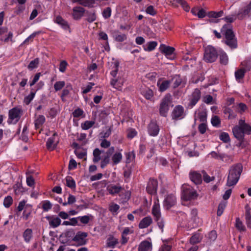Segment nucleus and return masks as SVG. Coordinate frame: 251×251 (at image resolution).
Here are the masks:
<instances>
[{
  "label": "nucleus",
  "instance_id": "1",
  "mask_svg": "<svg viewBox=\"0 0 251 251\" xmlns=\"http://www.w3.org/2000/svg\"><path fill=\"white\" fill-rule=\"evenodd\" d=\"M198 210L193 208L191 210L189 217H187L185 213L183 212H179V216L181 219L179 221L184 222V224H187L188 226L195 227L201 224V220L198 215Z\"/></svg>",
  "mask_w": 251,
  "mask_h": 251
},
{
  "label": "nucleus",
  "instance_id": "2",
  "mask_svg": "<svg viewBox=\"0 0 251 251\" xmlns=\"http://www.w3.org/2000/svg\"><path fill=\"white\" fill-rule=\"evenodd\" d=\"M222 33L225 36V43L231 49H235L237 47V39L232 31L230 24H226L221 29Z\"/></svg>",
  "mask_w": 251,
  "mask_h": 251
},
{
  "label": "nucleus",
  "instance_id": "3",
  "mask_svg": "<svg viewBox=\"0 0 251 251\" xmlns=\"http://www.w3.org/2000/svg\"><path fill=\"white\" fill-rule=\"evenodd\" d=\"M242 170L243 166L241 164L232 166L229 171L226 185L228 186L235 185L239 179Z\"/></svg>",
  "mask_w": 251,
  "mask_h": 251
},
{
  "label": "nucleus",
  "instance_id": "4",
  "mask_svg": "<svg viewBox=\"0 0 251 251\" xmlns=\"http://www.w3.org/2000/svg\"><path fill=\"white\" fill-rule=\"evenodd\" d=\"M152 214L157 223L158 227L161 229V231L162 232L164 226V222L161 216L160 207L157 198H156L154 201L153 205L152 207Z\"/></svg>",
  "mask_w": 251,
  "mask_h": 251
},
{
  "label": "nucleus",
  "instance_id": "5",
  "mask_svg": "<svg viewBox=\"0 0 251 251\" xmlns=\"http://www.w3.org/2000/svg\"><path fill=\"white\" fill-rule=\"evenodd\" d=\"M182 189L181 198L183 200L188 201L197 198L198 194L196 191L190 186L184 185Z\"/></svg>",
  "mask_w": 251,
  "mask_h": 251
},
{
  "label": "nucleus",
  "instance_id": "6",
  "mask_svg": "<svg viewBox=\"0 0 251 251\" xmlns=\"http://www.w3.org/2000/svg\"><path fill=\"white\" fill-rule=\"evenodd\" d=\"M22 115V111L21 108L18 107L12 108L8 112V124H16L20 119Z\"/></svg>",
  "mask_w": 251,
  "mask_h": 251
},
{
  "label": "nucleus",
  "instance_id": "7",
  "mask_svg": "<svg viewBox=\"0 0 251 251\" xmlns=\"http://www.w3.org/2000/svg\"><path fill=\"white\" fill-rule=\"evenodd\" d=\"M217 58V53L216 50L211 46L205 48L204 54V59L207 62H214Z\"/></svg>",
  "mask_w": 251,
  "mask_h": 251
},
{
  "label": "nucleus",
  "instance_id": "8",
  "mask_svg": "<svg viewBox=\"0 0 251 251\" xmlns=\"http://www.w3.org/2000/svg\"><path fill=\"white\" fill-rule=\"evenodd\" d=\"M171 101V97L170 95H166L162 99L160 106V113L162 116H166L169 110V104Z\"/></svg>",
  "mask_w": 251,
  "mask_h": 251
},
{
  "label": "nucleus",
  "instance_id": "9",
  "mask_svg": "<svg viewBox=\"0 0 251 251\" xmlns=\"http://www.w3.org/2000/svg\"><path fill=\"white\" fill-rule=\"evenodd\" d=\"M74 3H77L84 7L94 8L99 5L101 0H72Z\"/></svg>",
  "mask_w": 251,
  "mask_h": 251
},
{
  "label": "nucleus",
  "instance_id": "10",
  "mask_svg": "<svg viewBox=\"0 0 251 251\" xmlns=\"http://www.w3.org/2000/svg\"><path fill=\"white\" fill-rule=\"evenodd\" d=\"M176 202V196L173 194H167L165 196L163 201L164 208L169 209L174 206Z\"/></svg>",
  "mask_w": 251,
  "mask_h": 251
},
{
  "label": "nucleus",
  "instance_id": "11",
  "mask_svg": "<svg viewBox=\"0 0 251 251\" xmlns=\"http://www.w3.org/2000/svg\"><path fill=\"white\" fill-rule=\"evenodd\" d=\"M88 234L85 232H77L73 239V241L75 242L78 246L85 245L87 243L86 237Z\"/></svg>",
  "mask_w": 251,
  "mask_h": 251
},
{
  "label": "nucleus",
  "instance_id": "12",
  "mask_svg": "<svg viewBox=\"0 0 251 251\" xmlns=\"http://www.w3.org/2000/svg\"><path fill=\"white\" fill-rule=\"evenodd\" d=\"M201 97V90L198 88L195 89L189 97V106L193 107L195 105L200 99Z\"/></svg>",
  "mask_w": 251,
  "mask_h": 251
},
{
  "label": "nucleus",
  "instance_id": "13",
  "mask_svg": "<svg viewBox=\"0 0 251 251\" xmlns=\"http://www.w3.org/2000/svg\"><path fill=\"white\" fill-rule=\"evenodd\" d=\"M160 48L161 51L165 54L167 58L170 60L175 58V49L174 48L163 45L160 46Z\"/></svg>",
  "mask_w": 251,
  "mask_h": 251
},
{
  "label": "nucleus",
  "instance_id": "14",
  "mask_svg": "<svg viewBox=\"0 0 251 251\" xmlns=\"http://www.w3.org/2000/svg\"><path fill=\"white\" fill-rule=\"evenodd\" d=\"M185 117L184 108L181 105L176 106L172 112V118L175 120H180Z\"/></svg>",
  "mask_w": 251,
  "mask_h": 251
},
{
  "label": "nucleus",
  "instance_id": "15",
  "mask_svg": "<svg viewBox=\"0 0 251 251\" xmlns=\"http://www.w3.org/2000/svg\"><path fill=\"white\" fill-rule=\"evenodd\" d=\"M158 187V182L154 179H150L148 182L146 190L151 195L155 194Z\"/></svg>",
  "mask_w": 251,
  "mask_h": 251
},
{
  "label": "nucleus",
  "instance_id": "16",
  "mask_svg": "<svg viewBox=\"0 0 251 251\" xmlns=\"http://www.w3.org/2000/svg\"><path fill=\"white\" fill-rule=\"evenodd\" d=\"M106 190L109 194L114 196L119 194L123 190V188L119 184H110L107 185Z\"/></svg>",
  "mask_w": 251,
  "mask_h": 251
},
{
  "label": "nucleus",
  "instance_id": "17",
  "mask_svg": "<svg viewBox=\"0 0 251 251\" xmlns=\"http://www.w3.org/2000/svg\"><path fill=\"white\" fill-rule=\"evenodd\" d=\"M85 9L81 6H75L73 8L72 16L75 20L80 19L85 13Z\"/></svg>",
  "mask_w": 251,
  "mask_h": 251
},
{
  "label": "nucleus",
  "instance_id": "18",
  "mask_svg": "<svg viewBox=\"0 0 251 251\" xmlns=\"http://www.w3.org/2000/svg\"><path fill=\"white\" fill-rule=\"evenodd\" d=\"M170 83L171 80H166L164 78H160L157 81V86L160 92H164L169 88Z\"/></svg>",
  "mask_w": 251,
  "mask_h": 251
},
{
  "label": "nucleus",
  "instance_id": "19",
  "mask_svg": "<svg viewBox=\"0 0 251 251\" xmlns=\"http://www.w3.org/2000/svg\"><path fill=\"white\" fill-rule=\"evenodd\" d=\"M58 142L57 135L56 133H54L51 137L48 139L46 143L47 148L50 150H54L56 147Z\"/></svg>",
  "mask_w": 251,
  "mask_h": 251
},
{
  "label": "nucleus",
  "instance_id": "20",
  "mask_svg": "<svg viewBox=\"0 0 251 251\" xmlns=\"http://www.w3.org/2000/svg\"><path fill=\"white\" fill-rule=\"evenodd\" d=\"M232 132L234 137L238 139L239 141L243 140L244 135L243 134V128L239 125L236 126L232 128Z\"/></svg>",
  "mask_w": 251,
  "mask_h": 251
},
{
  "label": "nucleus",
  "instance_id": "21",
  "mask_svg": "<svg viewBox=\"0 0 251 251\" xmlns=\"http://www.w3.org/2000/svg\"><path fill=\"white\" fill-rule=\"evenodd\" d=\"M190 179L196 184H199L202 182L201 175L197 171H191L189 173Z\"/></svg>",
  "mask_w": 251,
  "mask_h": 251
},
{
  "label": "nucleus",
  "instance_id": "22",
  "mask_svg": "<svg viewBox=\"0 0 251 251\" xmlns=\"http://www.w3.org/2000/svg\"><path fill=\"white\" fill-rule=\"evenodd\" d=\"M159 128L154 122H151L148 126V133L150 136H156L158 134Z\"/></svg>",
  "mask_w": 251,
  "mask_h": 251
},
{
  "label": "nucleus",
  "instance_id": "23",
  "mask_svg": "<svg viewBox=\"0 0 251 251\" xmlns=\"http://www.w3.org/2000/svg\"><path fill=\"white\" fill-rule=\"evenodd\" d=\"M125 82V78L122 77H118L117 79H112L111 81V85L115 89L121 90Z\"/></svg>",
  "mask_w": 251,
  "mask_h": 251
},
{
  "label": "nucleus",
  "instance_id": "24",
  "mask_svg": "<svg viewBox=\"0 0 251 251\" xmlns=\"http://www.w3.org/2000/svg\"><path fill=\"white\" fill-rule=\"evenodd\" d=\"M152 243L151 241L145 240L142 241L138 247V251H151Z\"/></svg>",
  "mask_w": 251,
  "mask_h": 251
},
{
  "label": "nucleus",
  "instance_id": "25",
  "mask_svg": "<svg viewBox=\"0 0 251 251\" xmlns=\"http://www.w3.org/2000/svg\"><path fill=\"white\" fill-rule=\"evenodd\" d=\"M46 219L49 221V225L53 228L58 226L61 223V220L59 217L55 216H48Z\"/></svg>",
  "mask_w": 251,
  "mask_h": 251
},
{
  "label": "nucleus",
  "instance_id": "26",
  "mask_svg": "<svg viewBox=\"0 0 251 251\" xmlns=\"http://www.w3.org/2000/svg\"><path fill=\"white\" fill-rule=\"evenodd\" d=\"M152 222V218L150 216L144 218L139 224V227L143 229L148 227Z\"/></svg>",
  "mask_w": 251,
  "mask_h": 251
},
{
  "label": "nucleus",
  "instance_id": "27",
  "mask_svg": "<svg viewBox=\"0 0 251 251\" xmlns=\"http://www.w3.org/2000/svg\"><path fill=\"white\" fill-rule=\"evenodd\" d=\"M245 209L246 224L248 227L251 228V208L249 204H246Z\"/></svg>",
  "mask_w": 251,
  "mask_h": 251
},
{
  "label": "nucleus",
  "instance_id": "28",
  "mask_svg": "<svg viewBox=\"0 0 251 251\" xmlns=\"http://www.w3.org/2000/svg\"><path fill=\"white\" fill-rule=\"evenodd\" d=\"M55 22L60 25L61 27L64 30H70V26L66 21L63 19L61 17L57 16L55 19Z\"/></svg>",
  "mask_w": 251,
  "mask_h": 251
},
{
  "label": "nucleus",
  "instance_id": "29",
  "mask_svg": "<svg viewBox=\"0 0 251 251\" xmlns=\"http://www.w3.org/2000/svg\"><path fill=\"white\" fill-rule=\"evenodd\" d=\"M246 72L241 67L237 70L234 73L236 81L240 83L242 82L243 78L245 76Z\"/></svg>",
  "mask_w": 251,
  "mask_h": 251
},
{
  "label": "nucleus",
  "instance_id": "30",
  "mask_svg": "<svg viewBox=\"0 0 251 251\" xmlns=\"http://www.w3.org/2000/svg\"><path fill=\"white\" fill-rule=\"evenodd\" d=\"M239 125L241 126L243 130V134H251V126L246 124L245 121L240 120L239 121Z\"/></svg>",
  "mask_w": 251,
  "mask_h": 251
},
{
  "label": "nucleus",
  "instance_id": "31",
  "mask_svg": "<svg viewBox=\"0 0 251 251\" xmlns=\"http://www.w3.org/2000/svg\"><path fill=\"white\" fill-rule=\"evenodd\" d=\"M24 241L26 243H29L33 237L32 230L30 228H27L25 230L23 234Z\"/></svg>",
  "mask_w": 251,
  "mask_h": 251
},
{
  "label": "nucleus",
  "instance_id": "32",
  "mask_svg": "<svg viewBox=\"0 0 251 251\" xmlns=\"http://www.w3.org/2000/svg\"><path fill=\"white\" fill-rule=\"evenodd\" d=\"M191 12L199 18H202L205 16L206 12L202 8H194L191 10Z\"/></svg>",
  "mask_w": 251,
  "mask_h": 251
},
{
  "label": "nucleus",
  "instance_id": "33",
  "mask_svg": "<svg viewBox=\"0 0 251 251\" xmlns=\"http://www.w3.org/2000/svg\"><path fill=\"white\" fill-rule=\"evenodd\" d=\"M32 173V172L30 171L26 172V183L27 186L34 188L35 187V180L32 176L29 175V174Z\"/></svg>",
  "mask_w": 251,
  "mask_h": 251
},
{
  "label": "nucleus",
  "instance_id": "34",
  "mask_svg": "<svg viewBox=\"0 0 251 251\" xmlns=\"http://www.w3.org/2000/svg\"><path fill=\"white\" fill-rule=\"evenodd\" d=\"M171 82L173 83V87L176 88L178 87L182 83V78L178 75H175L171 78Z\"/></svg>",
  "mask_w": 251,
  "mask_h": 251
},
{
  "label": "nucleus",
  "instance_id": "35",
  "mask_svg": "<svg viewBox=\"0 0 251 251\" xmlns=\"http://www.w3.org/2000/svg\"><path fill=\"white\" fill-rule=\"evenodd\" d=\"M202 236L199 233H195L190 239V242L192 244H197L201 242Z\"/></svg>",
  "mask_w": 251,
  "mask_h": 251
},
{
  "label": "nucleus",
  "instance_id": "36",
  "mask_svg": "<svg viewBox=\"0 0 251 251\" xmlns=\"http://www.w3.org/2000/svg\"><path fill=\"white\" fill-rule=\"evenodd\" d=\"M123 158V155L120 152H116L112 156V161L114 165L119 163Z\"/></svg>",
  "mask_w": 251,
  "mask_h": 251
},
{
  "label": "nucleus",
  "instance_id": "37",
  "mask_svg": "<svg viewBox=\"0 0 251 251\" xmlns=\"http://www.w3.org/2000/svg\"><path fill=\"white\" fill-rule=\"evenodd\" d=\"M251 10V2L246 6L243 11L239 14V17L240 19L244 18V17L249 14Z\"/></svg>",
  "mask_w": 251,
  "mask_h": 251
},
{
  "label": "nucleus",
  "instance_id": "38",
  "mask_svg": "<svg viewBox=\"0 0 251 251\" xmlns=\"http://www.w3.org/2000/svg\"><path fill=\"white\" fill-rule=\"evenodd\" d=\"M157 44L155 41H151L148 42L146 45L144 46V49L146 51H151L155 49Z\"/></svg>",
  "mask_w": 251,
  "mask_h": 251
},
{
  "label": "nucleus",
  "instance_id": "39",
  "mask_svg": "<svg viewBox=\"0 0 251 251\" xmlns=\"http://www.w3.org/2000/svg\"><path fill=\"white\" fill-rule=\"evenodd\" d=\"M45 117L43 115H40L35 121V128H39L45 123Z\"/></svg>",
  "mask_w": 251,
  "mask_h": 251
},
{
  "label": "nucleus",
  "instance_id": "40",
  "mask_svg": "<svg viewBox=\"0 0 251 251\" xmlns=\"http://www.w3.org/2000/svg\"><path fill=\"white\" fill-rule=\"evenodd\" d=\"M103 151L100 150L99 149H96L93 151V162L95 163L98 162L101 159L100 154Z\"/></svg>",
  "mask_w": 251,
  "mask_h": 251
},
{
  "label": "nucleus",
  "instance_id": "41",
  "mask_svg": "<svg viewBox=\"0 0 251 251\" xmlns=\"http://www.w3.org/2000/svg\"><path fill=\"white\" fill-rule=\"evenodd\" d=\"M220 63L226 65L228 63V58L226 53L224 51H221L219 54Z\"/></svg>",
  "mask_w": 251,
  "mask_h": 251
},
{
  "label": "nucleus",
  "instance_id": "42",
  "mask_svg": "<svg viewBox=\"0 0 251 251\" xmlns=\"http://www.w3.org/2000/svg\"><path fill=\"white\" fill-rule=\"evenodd\" d=\"M86 20L89 23H92L96 20V15L94 11H88L86 13Z\"/></svg>",
  "mask_w": 251,
  "mask_h": 251
},
{
  "label": "nucleus",
  "instance_id": "43",
  "mask_svg": "<svg viewBox=\"0 0 251 251\" xmlns=\"http://www.w3.org/2000/svg\"><path fill=\"white\" fill-rule=\"evenodd\" d=\"M224 15V11L223 10H221L218 12H215V11H210L207 14V15L209 17L211 18H219L223 16Z\"/></svg>",
  "mask_w": 251,
  "mask_h": 251
},
{
  "label": "nucleus",
  "instance_id": "44",
  "mask_svg": "<svg viewBox=\"0 0 251 251\" xmlns=\"http://www.w3.org/2000/svg\"><path fill=\"white\" fill-rule=\"evenodd\" d=\"M65 86L64 81H57L54 84V88L56 92L61 90Z\"/></svg>",
  "mask_w": 251,
  "mask_h": 251
},
{
  "label": "nucleus",
  "instance_id": "45",
  "mask_svg": "<svg viewBox=\"0 0 251 251\" xmlns=\"http://www.w3.org/2000/svg\"><path fill=\"white\" fill-rule=\"evenodd\" d=\"M219 139L224 143H228L230 142V137L228 134L226 132H223L219 135Z\"/></svg>",
  "mask_w": 251,
  "mask_h": 251
},
{
  "label": "nucleus",
  "instance_id": "46",
  "mask_svg": "<svg viewBox=\"0 0 251 251\" xmlns=\"http://www.w3.org/2000/svg\"><path fill=\"white\" fill-rule=\"evenodd\" d=\"M95 122L93 121H86L81 125V128L84 130H88L93 126Z\"/></svg>",
  "mask_w": 251,
  "mask_h": 251
},
{
  "label": "nucleus",
  "instance_id": "47",
  "mask_svg": "<svg viewBox=\"0 0 251 251\" xmlns=\"http://www.w3.org/2000/svg\"><path fill=\"white\" fill-rule=\"evenodd\" d=\"M36 92H31L27 96H26L24 100V102L26 105L29 104L30 102L32 100L35 96Z\"/></svg>",
  "mask_w": 251,
  "mask_h": 251
},
{
  "label": "nucleus",
  "instance_id": "48",
  "mask_svg": "<svg viewBox=\"0 0 251 251\" xmlns=\"http://www.w3.org/2000/svg\"><path fill=\"white\" fill-rule=\"evenodd\" d=\"M77 217L78 220L79 219L81 223L83 224H87L93 217L91 215H88L83 216H79Z\"/></svg>",
  "mask_w": 251,
  "mask_h": 251
},
{
  "label": "nucleus",
  "instance_id": "49",
  "mask_svg": "<svg viewBox=\"0 0 251 251\" xmlns=\"http://www.w3.org/2000/svg\"><path fill=\"white\" fill-rule=\"evenodd\" d=\"M118 243V240L114 237L109 238L107 241V245L108 247L110 248H114Z\"/></svg>",
  "mask_w": 251,
  "mask_h": 251
},
{
  "label": "nucleus",
  "instance_id": "50",
  "mask_svg": "<svg viewBox=\"0 0 251 251\" xmlns=\"http://www.w3.org/2000/svg\"><path fill=\"white\" fill-rule=\"evenodd\" d=\"M226 201H222L220 203L217 210L218 216H220L223 214L224 210L226 207Z\"/></svg>",
  "mask_w": 251,
  "mask_h": 251
},
{
  "label": "nucleus",
  "instance_id": "51",
  "mask_svg": "<svg viewBox=\"0 0 251 251\" xmlns=\"http://www.w3.org/2000/svg\"><path fill=\"white\" fill-rule=\"evenodd\" d=\"M72 89V86L71 85H68L63 90L61 95V98L63 101L65 100L64 98L69 95L70 90Z\"/></svg>",
  "mask_w": 251,
  "mask_h": 251
},
{
  "label": "nucleus",
  "instance_id": "52",
  "mask_svg": "<svg viewBox=\"0 0 251 251\" xmlns=\"http://www.w3.org/2000/svg\"><path fill=\"white\" fill-rule=\"evenodd\" d=\"M142 93L145 98L148 100H150L153 96V92L149 88L143 91Z\"/></svg>",
  "mask_w": 251,
  "mask_h": 251
},
{
  "label": "nucleus",
  "instance_id": "53",
  "mask_svg": "<svg viewBox=\"0 0 251 251\" xmlns=\"http://www.w3.org/2000/svg\"><path fill=\"white\" fill-rule=\"evenodd\" d=\"M241 68L247 72L251 69V63L249 61H244L241 63Z\"/></svg>",
  "mask_w": 251,
  "mask_h": 251
},
{
  "label": "nucleus",
  "instance_id": "54",
  "mask_svg": "<svg viewBox=\"0 0 251 251\" xmlns=\"http://www.w3.org/2000/svg\"><path fill=\"white\" fill-rule=\"evenodd\" d=\"M211 123L212 126L217 127L220 126L221 121L219 117L217 116H213L211 118Z\"/></svg>",
  "mask_w": 251,
  "mask_h": 251
},
{
  "label": "nucleus",
  "instance_id": "55",
  "mask_svg": "<svg viewBox=\"0 0 251 251\" xmlns=\"http://www.w3.org/2000/svg\"><path fill=\"white\" fill-rule=\"evenodd\" d=\"M114 39L118 42H123L127 39V36L125 34H116L114 36Z\"/></svg>",
  "mask_w": 251,
  "mask_h": 251
},
{
  "label": "nucleus",
  "instance_id": "56",
  "mask_svg": "<svg viewBox=\"0 0 251 251\" xmlns=\"http://www.w3.org/2000/svg\"><path fill=\"white\" fill-rule=\"evenodd\" d=\"M66 185L71 188H74L75 187V181L71 176H67L66 177Z\"/></svg>",
  "mask_w": 251,
  "mask_h": 251
},
{
  "label": "nucleus",
  "instance_id": "57",
  "mask_svg": "<svg viewBox=\"0 0 251 251\" xmlns=\"http://www.w3.org/2000/svg\"><path fill=\"white\" fill-rule=\"evenodd\" d=\"M12 198L11 196H8L5 198L3 201V205L5 207L8 208L12 204Z\"/></svg>",
  "mask_w": 251,
  "mask_h": 251
},
{
  "label": "nucleus",
  "instance_id": "58",
  "mask_svg": "<svg viewBox=\"0 0 251 251\" xmlns=\"http://www.w3.org/2000/svg\"><path fill=\"white\" fill-rule=\"evenodd\" d=\"M235 226L240 231H243L245 230V226L239 218L236 220Z\"/></svg>",
  "mask_w": 251,
  "mask_h": 251
},
{
  "label": "nucleus",
  "instance_id": "59",
  "mask_svg": "<svg viewBox=\"0 0 251 251\" xmlns=\"http://www.w3.org/2000/svg\"><path fill=\"white\" fill-rule=\"evenodd\" d=\"M102 16L104 19L109 18L111 15V9L109 7L105 8L102 13Z\"/></svg>",
  "mask_w": 251,
  "mask_h": 251
},
{
  "label": "nucleus",
  "instance_id": "60",
  "mask_svg": "<svg viewBox=\"0 0 251 251\" xmlns=\"http://www.w3.org/2000/svg\"><path fill=\"white\" fill-rule=\"evenodd\" d=\"M39 64V59L38 58H36L34 59L33 60L31 61L28 66V68L30 70H33L34 68H36L37 67L38 65Z\"/></svg>",
  "mask_w": 251,
  "mask_h": 251
},
{
  "label": "nucleus",
  "instance_id": "61",
  "mask_svg": "<svg viewBox=\"0 0 251 251\" xmlns=\"http://www.w3.org/2000/svg\"><path fill=\"white\" fill-rule=\"evenodd\" d=\"M198 117L201 122L205 123L206 121L207 113L205 111H202L198 113Z\"/></svg>",
  "mask_w": 251,
  "mask_h": 251
},
{
  "label": "nucleus",
  "instance_id": "62",
  "mask_svg": "<svg viewBox=\"0 0 251 251\" xmlns=\"http://www.w3.org/2000/svg\"><path fill=\"white\" fill-rule=\"evenodd\" d=\"M68 64L65 60H62L59 64V70L61 73H64L66 70V67Z\"/></svg>",
  "mask_w": 251,
  "mask_h": 251
},
{
  "label": "nucleus",
  "instance_id": "63",
  "mask_svg": "<svg viewBox=\"0 0 251 251\" xmlns=\"http://www.w3.org/2000/svg\"><path fill=\"white\" fill-rule=\"evenodd\" d=\"M207 237L210 242L215 241L217 237V234L216 231L212 230L210 231L208 233Z\"/></svg>",
  "mask_w": 251,
  "mask_h": 251
},
{
  "label": "nucleus",
  "instance_id": "64",
  "mask_svg": "<svg viewBox=\"0 0 251 251\" xmlns=\"http://www.w3.org/2000/svg\"><path fill=\"white\" fill-rule=\"evenodd\" d=\"M119 208V205L116 203H111L109 206V210L113 213H116Z\"/></svg>",
  "mask_w": 251,
  "mask_h": 251
}]
</instances>
